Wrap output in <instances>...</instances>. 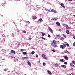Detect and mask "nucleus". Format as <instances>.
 Instances as JSON below:
<instances>
[{"label": "nucleus", "instance_id": "nucleus-1", "mask_svg": "<svg viewBox=\"0 0 75 75\" xmlns=\"http://www.w3.org/2000/svg\"><path fill=\"white\" fill-rule=\"evenodd\" d=\"M51 45L52 47H53V46L55 45H56V41L55 40H53Z\"/></svg>", "mask_w": 75, "mask_h": 75}, {"label": "nucleus", "instance_id": "nucleus-53", "mask_svg": "<svg viewBox=\"0 0 75 75\" xmlns=\"http://www.w3.org/2000/svg\"><path fill=\"white\" fill-rule=\"evenodd\" d=\"M21 51H24V50L23 49H21Z\"/></svg>", "mask_w": 75, "mask_h": 75}, {"label": "nucleus", "instance_id": "nucleus-5", "mask_svg": "<svg viewBox=\"0 0 75 75\" xmlns=\"http://www.w3.org/2000/svg\"><path fill=\"white\" fill-rule=\"evenodd\" d=\"M60 5H61L62 7H63V8H65V6H64V4L61 3L60 4Z\"/></svg>", "mask_w": 75, "mask_h": 75}, {"label": "nucleus", "instance_id": "nucleus-23", "mask_svg": "<svg viewBox=\"0 0 75 75\" xmlns=\"http://www.w3.org/2000/svg\"><path fill=\"white\" fill-rule=\"evenodd\" d=\"M23 54H24V55H27V53L25 52H23Z\"/></svg>", "mask_w": 75, "mask_h": 75}, {"label": "nucleus", "instance_id": "nucleus-4", "mask_svg": "<svg viewBox=\"0 0 75 75\" xmlns=\"http://www.w3.org/2000/svg\"><path fill=\"white\" fill-rule=\"evenodd\" d=\"M32 18L33 20H36L37 19V17L35 16H34L32 17Z\"/></svg>", "mask_w": 75, "mask_h": 75}, {"label": "nucleus", "instance_id": "nucleus-51", "mask_svg": "<svg viewBox=\"0 0 75 75\" xmlns=\"http://www.w3.org/2000/svg\"><path fill=\"white\" fill-rule=\"evenodd\" d=\"M15 59H16L17 61H18V60L16 58Z\"/></svg>", "mask_w": 75, "mask_h": 75}, {"label": "nucleus", "instance_id": "nucleus-26", "mask_svg": "<svg viewBox=\"0 0 75 75\" xmlns=\"http://www.w3.org/2000/svg\"><path fill=\"white\" fill-rule=\"evenodd\" d=\"M70 65L71 66H72V67H74V65L72 64V63L70 64Z\"/></svg>", "mask_w": 75, "mask_h": 75}, {"label": "nucleus", "instance_id": "nucleus-39", "mask_svg": "<svg viewBox=\"0 0 75 75\" xmlns=\"http://www.w3.org/2000/svg\"><path fill=\"white\" fill-rule=\"evenodd\" d=\"M61 40H62V41H63L64 40V38H61Z\"/></svg>", "mask_w": 75, "mask_h": 75}, {"label": "nucleus", "instance_id": "nucleus-61", "mask_svg": "<svg viewBox=\"0 0 75 75\" xmlns=\"http://www.w3.org/2000/svg\"><path fill=\"white\" fill-rule=\"evenodd\" d=\"M10 58L11 59V58H11V57H10Z\"/></svg>", "mask_w": 75, "mask_h": 75}, {"label": "nucleus", "instance_id": "nucleus-12", "mask_svg": "<svg viewBox=\"0 0 75 75\" xmlns=\"http://www.w3.org/2000/svg\"><path fill=\"white\" fill-rule=\"evenodd\" d=\"M38 21L39 22H42V21H43V20H42L41 18L40 19H39Z\"/></svg>", "mask_w": 75, "mask_h": 75}, {"label": "nucleus", "instance_id": "nucleus-30", "mask_svg": "<svg viewBox=\"0 0 75 75\" xmlns=\"http://www.w3.org/2000/svg\"><path fill=\"white\" fill-rule=\"evenodd\" d=\"M46 64L45 63H43V66H45Z\"/></svg>", "mask_w": 75, "mask_h": 75}, {"label": "nucleus", "instance_id": "nucleus-45", "mask_svg": "<svg viewBox=\"0 0 75 75\" xmlns=\"http://www.w3.org/2000/svg\"><path fill=\"white\" fill-rule=\"evenodd\" d=\"M52 51L53 52H55V50H52Z\"/></svg>", "mask_w": 75, "mask_h": 75}, {"label": "nucleus", "instance_id": "nucleus-7", "mask_svg": "<svg viewBox=\"0 0 75 75\" xmlns=\"http://www.w3.org/2000/svg\"><path fill=\"white\" fill-rule=\"evenodd\" d=\"M47 73L48 74H50V75H52V73H51V72L50 71V70H47Z\"/></svg>", "mask_w": 75, "mask_h": 75}, {"label": "nucleus", "instance_id": "nucleus-9", "mask_svg": "<svg viewBox=\"0 0 75 75\" xmlns=\"http://www.w3.org/2000/svg\"><path fill=\"white\" fill-rule=\"evenodd\" d=\"M60 60L61 62H65V60H64V59H60Z\"/></svg>", "mask_w": 75, "mask_h": 75}, {"label": "nucleus", "instance_id": "nucleus-38", "mask_svg": "<svg viewBox=\"0 0 75 75\" xmlns=\"http://www.w3.org/2000/svg\"><path fill=\"white\" fill-rule=\"evenodd\" d=\"M28 39L29 40H31V37H30Z\"/></svg>", "mask_w": 75, "mask_h": 75}, {"label": "nucleus", "instance_id": "nucleus-60", "mask_svg": "<svg viewBox=\"0 0 75 75\" xmlns=\"http://www.w3.org/2000/svg\"><path fill=\"white\" fill-rule=\"evenodd\" d=\"M69 75H71V74H69Z\"/></svg>", "mask_w": 75, "mask_h": 75}, {"label": "nucleus", "instance_id": "nucleus-62", "mask_svg": "<svg viewBox=\"0 0 75 75\" xmlns=\"http://www.w3.org/2000/svg\"><path fill=\"white\" fill-rule=\"evenodd\" d=\"M71 74V75H74V74Z\"/></svg>", "mask_w": 75, "mask_h": 75}, {"label": "nucleus", "instance_id": "nucleus-37", "mask_svg": "<svg viewBox=\"0 0 75 75\" xmlns=\"http://www.w3.org/2000/svg\"><path fill=\"white\" fill-rule=\"evenodd\" d=\"M38 54H37L36 55V58H38Z\"/></svg>", "mask_w": 75, "mask_h": 75}, {"label": "nucleus", "instance_id": "nucleus-55", "mask_svg": "<svg viewBox=\"0 0 75 75\" xmlns=\"http://www.w3.org/2000/svg\"><path fill=\"white\" fill-rule=\"evenodd\" d=\"M73 38H74V39H75V36H74L73 37Z\"/></svg>", "mask_w": 75, "mask_h": 75}, {"label": "nucleus", "instance_id": "nucleus-59", "mask_svg": "<svg viewBox=\"0 0 75 75\" xmlns=\"http://www.w3.org/2000/svg\"><path fill=\"white\" fill-rule=\"evenodd\" d=\"M73 16L74 17H75V15H73Z\"/></svg>", "mask_w": 75, "mask_h": 75}, {"label": "nucleus", "instance_id": "nucleus-47", "mask_svg": "<svg viewBox=\"0 0 75 75\" xmlns=\"http://www.w3.org/2000/svg\"><path fill=\"white\" fill-rule=\"evenodd\" d=\"M67 47H69V44H67Z\"/></svg>", "mask_w": 75, "mask_h": 75}, {"label": "nucleus", "instance_id": "nucleus-35", "mask_svg": "<svg viewBox=\"0 0 75 75\" xmlns=\"http://www.w3.org/2000/svg\"><path fill=\"white\" fill-rule=\"evenodd\" d=\"M63 36H64V37H65V38H67V36H66V35H65V34H63Z\"/></svg>", "mask_w": 75, "mask_h": 75}, {"label": "nucleus", "instance_id": "nucleus-18", "mask_svg": "<svg viewBox=\"0 0 75 75\" xmlns=\"http://www.w3.org/2000/svg\"><path fill=\"white\" fill-rule=\"evenodd\" d=\"M58 46H57V45H54L53 46V47L54 48H56Z\"/></svg>", "mask_w": 75, "mask_h": 75}, {"label": "nucleus", "instance_id": "nucleus-19", "mask_svg": "<svg viewBox=\"0 0 75 75\" xmlns=\"http://www.w3.org/2000/svg\"><path fill=\"white\" fill-rule=\"evenodd\" d=\"M42 33V36H44L45 35V33H43L42 32H41Z\"/></svg>", "mask_w": 75, "mask_h": 75}, {"label": "nucleus", "instance_id": "nucleus-6", "mask_svg": "<svg viewBox=\"0 0 75 75\" xmlns=\"http://www.w3.org/2000/svg\"><path fill=\"white\" fill-rule=\"evenodd\" d=\"M11 53H13L14 54H16V51H15L12 50L11 51Z\"/></svg>", "mask_w": 75, "mask_h": 75}, {"label": "nucleus", "instance_id": "nucleus-16", "mask_svg": "<svg viewBox=\"0 0 75 75\" xmlns=\"http://www.w3.org/2000/svg\"><path fill=\"white\" fill-rule=\"evenodd\" d=\"M34 53H35V52L32 51V52H31L30 54H32V55H33V54H34Z\"/></svg>", "mask_w": 75, "mask_h": 75}, {"label": "nucleus", "instance_id": "nucleus-17", "mask_svg": "<svg viewBox=\"0 0 75 75\" xmlns=\"http://www.w3.org/2000/svg\"><path fill=\"white\" fill-rule=\"evenodd\" d=\"M64 52L65 53H67V54H68V53H69V52L68 51V50L64 51Z\"/></svg>", "mask_w": 75, "mask_h": 75}, {"label": "nucleus", "instance_id": "nucleus-10", "mask_svg": "<svg viewBox=\"0 0 75 75\" xmlns=\"http://www.w3.org/2000/svg\"><path fill=\"white\" fill-rule=\"evenodd\" d=\"M56 24H57V26H59V25H60V23L58 22H57Z\"/></svg>", "mask_w": 75, "mask_h": 75}, {"label": "nucleus", "instance_id": "nucleus-20", "mask_svg": "<svg viewBox=\"0 0 75 75\" xmlns=\"http://www.w3.org/2000/svg\"><path fill=\"white\" fill-rule=\"evenodd\" d=\"M56 37H61V35H56Z\"/></svg>", "mask_w": 75, "mask_h": 75}, {"label": "nucleus", "instance_id": "nucleus-25", "mask_svg": "<svg viewBox=\"0 0 75 75\" xmlns=\"http://www.w3.org/2000/svg\"><path fill=\"white\" fill-rule=\"evenodd\" d=\"M7 70H8V69L7 68H5L4 69V71H7Z\"/></svg>", "mask_w": 75, "mask_h": 75}, {"label": "nucleus", "instance_id": "nucleus-44", "mask_svg": "<svg viewBox=\"0 0 75 75\" xmlns=\"http://www.w3.org/2000/svg\"><path fill=\"white\" fill-rule=\"evenodd\" d=\"M66 30H68V28H67H67H66Z\"/></svg>", "mask_w": 75, "mask_h": 75}, {"label": "nucleus", "instance_id": "nucleus-8", "mask_svg": "<svg viewBox=\"0 0 75 75\" xmlns=\"http://www.w3.org/2000/svg\"><path fill=\"white\" fill-rule=\"evenodd\" d=\"M51 20H52V21H53L54 20V21H57V19L56 18H53L51 19Z\"/></svg>", "mask_w": 75, "mask_h": 75}, {"label": "nucleus", "instance_id": "nucleus-48", "mask_svg": "<svg viewBox=\"0 0 75 75\" xmlns=\"http://www.w3.org/2000/svg\"><path fill=\"white\" fill-rule=\"evenodd\" d=\"M63 46H64V47H66V46H67V45H65V44L64 45H63Z\"/></svg>", "mask_w": 75, "mask_h": 75}, {"label": "nucleus", "instance_id": "nucleus-52", "mask_svg": "<svg viewBox=\"0 0 75 75\" xmlns=\"http://www.w3.org/2000/svg\"><path fill=\"white\" fill-rule=\"evenodd\" d=\"M2 36H3V37H5V35H4V34H3V35H2Z\"/></svg>", "mask_w": 75, "mask_h": 75}, {"label": "nucleus", "instance_id": "nucleus-43", "mask_svg": "<svg viewBox=\"0 0 75 75\" xmlns=\"http://www.w3.org/2000/svg\"><path fill=\"white\" fill-rule=\"evenodd\" d=\"M53 64L54 65H55L56 66V63H53Z\"/></svg>", "mask_w": 75, "mask_h": 75}, {"label": "nucleus", "instance_id": "nucleus-15", "mask_svg": "<svg viewBox=\"0 0 75 75\" xmlns=\"http://www.w3.org/2000/svg\"><path fill=\"white\" fill-rule=\"evenodd\" d=\"M20 42H17L16 43L17 45H20Z\"/></svg>", "mask_w": 75, "mask_h": 75}, {"label": "nucleus", "instance_id": "nucleus-21", "mask_svg": "<svg viewBox=\"0 0 75 75\" xmlns=\"http://www.w3.org/2000/svg\"><path fill=\"white\" fill-rule=\"evenodd\" d=\"M66 32L67 34H69V31L68 30H66Z\"/></svg>", "mask_w": 75, "mask_h": 75}, {"label": "nucleus", "instance_id": "nucleus-3", "mask_svg": "<svg viewBox=\"0 0 75 75\" xmlns=\"http://www.w3.org/2000/svg\"><path fill=\"white\" fill-rule=\"evenodd\" d=\"M63 57H64V58H65V59H66V60H67V59H68V57H67V56L65 55V56H63Z\"/></svg>", "mask_w": 75, "mask_h": 75}, {"label": "nucleus", "instance_id": "nucleus-36", "mask_svg": "<svg viewBox=\"0 0 75 75\" xmlns=\"http://www.w3.org/2000/svg\"><path fill=\"white\" fill-rule=\"evenodd\" d=\"M73 46H74V47L75 46V42H74L73 44Z\"/></svg>", "mask_w": 75, "mask_h": 75}, {"label": "nucleus", "instance_id": "nucleus-32", "mask_svg": "<svg viewBox=\"0 0 75 75\" xmlns=\"http://www.w3.org/2000/svg\"><path fill=\"white\" fill-rule=\"evenodd\" d=\"M58 65H59V64H58V63H56V67H58Z\"/></svg>", "mask_w": 75, "mask_h": 75}, {"label": "nucleus", "instance_id": "nucleus-40", "mask_svg": "<svg viewBox=\"0 0 75 75\" xmlns=\"http://www.w3.org/2000/svg\"><path fill=\"white\" fill-rule=\"evenodd\" d=\"M45 10H46V11H49V10H48V9H47V8H45Z\"/></svg>", "mask_w": 75, "mask_h": 75}, {"label": "nucleus", "instance_id": "nucleus-42", "mask_svg": "<svg viewBox=\"0 0 75 75\" xmlns=\"http://www.w3.org/2000/svg\"><path fill=\"white\" fill-rule=\"evenodd\" d=\"M72 62L73 64H74L75 63V61H72Z\"/></svg>", "mask_w": 75, "mask_h": 75}, {"label": "nucleus", "instance_id": "nucleus-27", "mask_svg": "<svg viewBox=\"0 0 75 75\" xmlns=\"http://www.w3.org/2000/svg\"><path fill=\"white\" fill-rule=\"evenodd\" d=\"M49 31H50L51 33H53V31H52V29L50 30Z\"/></svg>", "mask_w": 75, "mask_h": 75}, {"label": "nucleus", "instance_id": "nucleus-57", "mask_svg": "<svg viewBox=\"0 0 75 75\" xmlns=\"http://www.w3.org/2000/svg\"><path fill=\"white\" fill-rule=\"evenodd\" d=\"M71 69V70H72V69H73V68H71V69Z\"/></svg>", "mask_w": 75, "mask_h": 75}, {"label": "nucleus", "instance_id": "nucleus-22", "mask_svg": "<svg viewBox=\"0 0 75 75\" xmlns=\"http://www.w3.org/2000/svg\"><path fill=\"white\" fill-rule=\"evenodd\" d=\"M52 11L53 12H54V13H56V11L55 10H54V9L52 10Z\"/></svg>", "mask_w": 75, "mask_h": 75}, {"label": "nucleus", "instance_id": "nucleus-56", "mask_svg": "<svg viewBox=\"0 0 75 75\" xmlns=\"http://www.w3.org/2000/svg\"><path fill=\"white\" fill-rule=\"evenodd\" d=\"M59 31H62V30L61 29H59Z\"/></svg>", "mask_w": 75, "mask_h": 75}, {"label": "nucleus", "instance_id": "nucleus-58", "mask_svg": "<svg viewBox=\"0 0 75 75\" xmlns=\"http://www.w3.org/2000/svg\"><path fill=\"white\" fill-rule=\"evenodd\" d=\"M62 54H64V52H62Z\"/></svg>", "mask_w": 75, "mask_h": 75}, {"label": "nucleus", "instance_id": "nucleus-34", "mask_svg": "<svg viewBox=\"0 0 75 75\" xmlns=\"http://www.w3.org/2000/svg\"><path fill=\"white\" fill-rule=\"evenodd\" d=\"M48 29H49V31H50V30H51L52 29L50 27H49L48 28Z\"/></svg>", "mask_w": 75, "mask_h": 75}, {"label": "nucleus", "instance_id": "nucleus-24", "mask_svg": "<svg viewBox=\"0 0 75 75\" xmlns=\"http://www.w3.org/2000/svg\"><path fill=\"white\" fill-rule=\"evenodd\" d=\"M9 58H15V59H16V57H13V56H11V57H9Z\"/></svg>", "mask_w": 75, "mask_h": 75}, {"label": "nucleus", "instance_id": "nucleus-13", "mask_svg": "<svg viewBox=\"0 0 75 75\" xmlns=\"http://www.w3.org/2000/svg\"><path fill=\"white\" fill-rule=\"evenodd\" d=\"M61 67H63L64 68H67V66L65 65H61Z\"/></svg>", "mask_w": 75, "mask_h": 75}, {"label": "nucleus", "instance_id": "nucleus-41", "mask_svg": "<svg viewBox=\"0 0 75 75\" xmlns=\"http://www.w3.org/2000/svg\"><path fill=\"white\" fill-rule=\"evenodd\" d=\"M48 37L49 38H50L51 37V35H48Z\"/></svg>", "mask_w": 75, "mask_h": 75}, {"label": "nucleus", "instance_id": "nucleus-2", "mask_svg": "<svg viewBox=\"0 0 75 75\" xmlns=\"http://www.w3.org/2000/svg\"><path fill=\"white\" fill-rule=\"evenodd\" d=\"M42 57L44 58L45 59H47V56L44 54H42Z\"/></svg>", "mask_w": 75, "mask_h": 75}, {"label": "nucleus", "instance_id": "nucleus-63", "mask_svg": "<svg viewBox=\"0 0 75 75\" xmlns=\"http://www.w3.org/2000/svg\"><path fill=\"white\" fill-rule=\"evenodd\" d=\"M1 17H3V15H2L1 16Z\"/></svg>", "mask_w": 75, "mask_h": 75}, {"label": "nucleus", "instance_id": "nucleus-46", "mask_svg": "<svg viewBox=\"0 0 75 75\" xmlns=\"http://www.w3.org/2000/svg\"><path fill=\"white\" fill-rule=\"evenodd\" d=\"M42 39H43V40H45V38H44L43 37H42Z\"/></svg>", "mask_w": 75, "mask_h": 75}, {"label": "nucleus", "instance_id": "nucleus-49", "mask_svg": "<svg viewBox=\"0 0 75 75\" xmlns=\"http://www.w3.org/2000/svg\"><path fill=\"white\" fill-rule=\"evenodd\" d=\"M26 23H28V24H29V23H30V22H29V21H27Z\"/></svg>", "mask_w": 75, "mask_h": 75}, {"label": "nucleus", "instance_id": "nucleus-11", "mask_svg": "<svg viewBox=\"0 0 75 75\" xmlns=\"http://www.w3.org/2000/svg\"><path fill=\"white\" fill-rule=\"evenodd\" d=\"M60 47L61 48L64 49V46L63 45H61L60 46Z\"/></svg>", "mask_w": 75, "mask_h": 75}, {"label": "nucleus", "instance_id": "nucleus-64", "mask_svg": "<svg viewBox=\"0 0 75 75\" xmlns=\"http://www.w3.org/2000/svg\"><path fill=\"white\" fill-rule=\"evenodd\" d=\"M74 64H75V61H74Z\"/></svg>", "mask_w": 75, "mask_h": 75}, {"label": "nucleus", "instance_id": "nucleus-50", "mask_svg": "<svg viewBox=\"0 0 75 75\" xmlns=\"http://www.w3.org/2000/svg\"><path fill=\"white\" fill-rule=\"evenodd\" d=\"M23 33H26V32L25 31H23Z\"/></svg>", "mask_w": 75, "mask_h": 75}, {"label": "nucleus", "instance_id": "nucleus-54", "mask_svg": "<svg viewBox=\"0 0 75 75\" xmlns=\"http://www.w3.org/2000/svg\"><path fill=\"white\" fill-rule=\"evenodd\" d=\"M68 1H72V0H68Z\"/></svg>", "mask_w": 75, "mask_h": 75}, {"label": "nucleus", "instance_id": "nucleus-31", "mask_svg": "<svg viewBox=\"0 0 75 75\" xmlns=\"http://www.w3.org/2000/svg\"><path fill=\"white\" fill-rule=\"evenodd\" d=\"M30 58V57H25V59H28Z\"/></svg>", "mask_w": 75, "mask_h": 75}, {"label": "nucleus", "instance_id": "nucleus-28", "mask_svg": "<svg viewBox=\"0 0 75 75\" xmlns=\"http://www.w3.org/2000/svg\"><path fill=\"white\" fill-rule=\"evenodd\" d=\"M64 25L65 27H68V25H67V24H64Z\"/></svg>", "mask_w": 75, "mask_h": 75}, {"label": "nucleus", "instance_id": "nucleus-29", "mask_svg": "<svg viewBox=\"0 0 75 75\" xmlns=\"http://www.w3.org/2000/svg\"><path fill=\"white\" fill-rule=\"evenodd\" d=\"M25 57H22V59H25Z\"/></svg>", "mask_w": 75, "mask_h": 75}, {"label": "nucleus", "instance_id": "nucleus-33", "mask_svg": "<svg viewBox=\"0 0 75 75\" xmlns=\"http://www.w3.org/2000/svg\"><path fill=\"white\" fill-rule=\"evenodd\" d=\"M64 64L65 65H67V64H68V63H67V62H65Z\"/></svg>", "mask_w": 75, "mask_h": 75}, {"label": "nucleus", "instance_id": "nucleus-14", "mask_svg": "<svg viewBox=\"0 0 75 75\" xmlns=\"http://www.w3.org/2000/svg\"><path fill=\"white\" fill-rule=\"evenodd\" d=\"M27 62L28 64L29 65V66H31V62H30L29 61H28Z\"/></svg>", "mask_w": 75, "mask_h": 75}]
</instances>
